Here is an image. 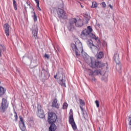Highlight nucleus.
Instances as JSON below:
<instances>
[{"label":"nucleus","instance_id":"nucleus-1","mask_svg":"<svg viewBox=\"0 0 131 131\" xmlns=\"http://www.w3.org/2000/svg\"><path fill=\"white\" fill-rule=\"evenodd\" d=\"M93 28L92 27L88 26L87 29H85L81 32L80 35V37L82 38V39H86L90 37V38H92V39H95V40H97L99 42H100V40H99V37H96L95 34H93Z\"/></svg>","mask_w":131,"mask_h":131},{"label":"nucleus","instance_id":"nucleus-2","mask_svg":"<svg viewBox=\"0 0 131 131\" xmlns=\"http://www.w3.org/2000/svg\"><path fill=\"white\" fill-rule=\"evenodd\" d=\"M84 60L88 64L91 62L89 63V65L92 67V68H103V67H105V66H108V64L107 63L105 64L101 61H97L95 59L91 57L88 58H85Z\"/></svg>","mask_w":131,"mask_h":131},{"label":"nucleus","instance_id":"nucleus-3","mask_svg":"<svg viewBox=\"0 0 131 131\" xmlns=\"http://www.w3.org/2000/svg\"><path fill=\"white\" fill-rule=\"evenodd\" d=\"M80 47H77L76 45L73 43L71 44V47L73 51H75V54L77 57L80 56L81 53L83 52V49H82V44L81 43H79Z\"/></svg>","mask_w":131,"mask_h":131},{"label":"nucleus","instance_id":"nucleus-4","mask_svg":"<svg viewBox=\"0 0 131 131\" xmlns=\"http://www.w3.org/2000/svg\"><path fill=\"white\" fill-rule=\"evenodd\" d=\"M57 76H58L59 79V84L61 86L66 88V78H65V75L63 73L58 74L57 75H54V78L57 79Z\"/></svg>","mask_w":131,"mask_h":131},{"label":"nucleus","instance_id":"nucleus-5","mask_svg":"<svg viewBox=\"0 0 131 131\" xmlns=\"http://www.w3.org/2000/svg\"><path fill=\"white\" fill-rule=\"evenodd\" d=\"M58 117L57 115L53 112L49 113L48 115V122L49 123H55L57 121Z\"/></svg>","mask_w":131,"mask_h":131},{"label":"nucleus","instance_id":"nucleus-6","mask_svg":"<svg viewBox=\"0 0 131 131\" xmlns=\"http://www.w3.org/2000/svg\"><path fill=\"white\" fill-rule=\"evenodd\" d=\"M8 107H9V103H8L7 99L3 98L1 106L0 107L1 112H3V113H5L6 110L8 108Z\"/></svg>","mask_w":131,"mask_h":131},{"label":"nucleus","instance_id":"nucleus-7","mask_svg":"<svg viewBox=\"0 0 131 131\" xmlns=\"http://www.w3.org/2000/svg\"><path fill=\"white\" fill-rule=\"evenodd\" d=\"M41 78L43 80H47V79H49L50 77V73H49V70H45V69L42 68L41 73Z\"/></svg>","mask_w":131,"mask_h":131},{"label":"nucleus","instance_id":"nucleus-8","mask_svg":"<svg viewBox=\"0 0 131 131\" xmlns=\"http://www.w3.org/2000/svg\"><path fill=\"white\" fill-rule=\"evenodd\" d=\"M37 116L39 117V118H45V112H43V110H42V107H41V105L40 104H37Z\"/></svg>","mask_w":131,"mask_h":131},{"label":"nucleus","instance_id":"nucleus-9","mask_svg":"<svg viewBox=\"0 0 131 131\" xmlns=\"http://www.w3.org/2000/svg\"><path fill=\"white\" fill-rule=\"evenodd\" d=\"M69 123L71 124L72 127L74 129V130H76L77 129V126H76V124L74 121V119L73 118V114H71L69 116Z\"/></svg>","mask_w":131,"mask_h":131},{"label":"nucleus","instance_id":"nucleus-10","mask_svg":"<svg viewBox=\"0 0 131 131\" xmlns=\"http://www.w3.org/2000/svg\"><path fill=\"white\" fill-rule=\"evenodd\" d=\"M57 14L58 17L59 19H66L67 17L66 16V13H65V11H64V10L62 9L58 8L57 10Z\"/></svg>","mask_w":131,"mask_h":131},{"label":"nucleus","instance_id":"nucleus-11","mask_svg":"<svg viewBox=\"0 0 131 131\" xmlns=\"http://www.w3.org/2000/svg\"><path fill=\"white\" fill-rule=\"evenodd\" d=\"M76 20L75 19H72L71 18L70 19L69 21V26H68V29L69 30V31H72V29L74 28V23Z\"/></svg>","mask_w":131,"mask_h":131},{"label":"nucleus","instance_id":"nucleus-12","mask_svg":"<svg viewBox=\"0 0 131 131\" xmlns=\"http://www.w3.org/2000/svg\"><path fill=\"white\" fill-rule=\"evenodd\" d=\"M71 19H74L76 20L75 23H74V25H75L76 27H82V26H83V23L81 19L77 20L75 18H72Z\"/></svg>","mask_w":131,"mask_h":131},{"label":"nucleus","instance_id":"nucleus-13","mask_svg":"<svg viewBox=\"0 0 131 131\" xmlns=\"http://www.w3.org/2000/svg\"><path fill=\"white\" fill-rule=\"evenodd\" d=\"M5 33L7 36L10 35V25L8 24H5L4 25Z\"/></svg>","mask_w":131,"mask_h":131},{"label":"nucleus","instance_id":"nucleus-14","mask_svg":"<svg viewBox=\"0 0 131 131\" xmlns=\"http://www.w3.org/2000/svg\"><path fill=\"white\" fill-rule=\"evenodd\" d=\"M32 32L33 36L36 37L37 36V32H38V27L37 26H34L32 28Z\"/></svg>","mask_w":131,"mask_h":131},{"label":"nucleus","instance_id":"nucleus-15","mask_svg":"<svg viewBox=\"0 0 131 131\" xmlns=\"http://www.w3.org/2000/svg\"><path fill=\"white\" fill-rule=\"evenodd\" d=\"M52 107H53L54 108H56V109H59V108H60V105H59V104H58V100H57V98H55L53 101Z\"/></svg>","mask_w":131,"mask_h":131},{"label":"nucleus","instance_id":"nucleus-16","mask_svg":"<svg viewBox=\"0 0 131 131\" xmlns=\"http://www.w3.org/2000/svg\"><path fill=\"white\" fill-rule=\"evenodd\" d=\"M114 61L116 62V64L120 63V60H119V54L118 53H115L114 56Z\"/></svg>","mask_w":131,"mask_h":131},{"label":"nucleus","instance_id":"nucleus-17","mask_svg":"<svg viewBox=\"0 0 131 131\" xmlns=\"http://www.w3.org/2000/svg\"><path fill=\"white\" fill-rule=\"evenodd\" d=\"M49 127V131H55L57 129V126L54 123H51Z\"/></svg>","mask_w":131,"mask_h":131},{"label":"nucleus","instance_id":"nucleus-18","mask_svg":"<svg viewBox=\"0 0 131 131\" xmlns=\"http://www.w3.org/2000/svg\"><path fill=\"white\" fill-rule=\"evenodd\" d=\"M19 127L22 131H25L26 129V127L25 126V124L24 122H19Z\"/></svg>","mask_w":131,"mask_h":131},{"label":"nucleus","instance_id":"nucleus-19","mask_svg":"<svg viewBox=\"0 0 131 131\" xmlns=\"http://www.w3.org/2000/svg\"><path fill=\"white\" fill-rule=\"evenodd\" d=\"M103 57H104V53L102 51L99 52L96 54L97 59H102Z\"/></svg>","mask_w":131,"mask_h":131},{"label":"nucleus","instance_id":"nucleus-20","mask_svg":"<svg viewBox=\"0 0 131 131\" xmlns=\"http://www.w3.org/2000/svg\"><path fill=\"white\" fill-rule=\"evenodd\" d=\"M6 93V90L5 88H4L3 86H0V97L1 96H3V95H5Z\"/></svg>","mask_w":131,"mask_h":131},{"label":"nucleus","instance_id":"nucleus-21","mask_svg":"<svg viewBox=\"0 0 131 131\" xmlns=\"http://www.w3.org/2000/svg\"><path fill=\"white\" fill-rule=\"evenodd\" d=\"M122 68V67L121 63H120V62L119 63H117L116 66V70H117V71H120Z\"/></svg>","mask_w":131,"mask_h":131},{"label":"nucleus","instance_id":"nucleus-22","mask_svg":"<svg viewBox=\"0 0 131 131\" xmlns=\"http://www.w3.org/2000/svg\"><path fill=\"white\" fill-rule=\"evenodd\" d=\"M88 73L90 76H95V71H93L91 69L88 70Z\"/></svg>","mask_w":131,"mask_h":131},{"label":"nucleus","instance_id":"nucleus-23","mask_svg":"<svg viewBox=\"0 0 131 131\" xmlns=\"http://www.w3.org/2000/svg\"><path fill=\"white\" fill-rule=\"evenodd\" d=\"M87 43H88V47H90L91 50H93V47H92V45L93 44V40H92V39H90L88 41V42Z\"/></svg>","mask_w":131,"mask_h":131},{"label":"nucleus","instance_id":"nucleus-24","mask_svg":"<svg viewBox=\"0 0 131 131\" xmlns=\"http://www.w3.org/2000/svg\"><path fill=\"white\" fill-rule=\"evenodd\" d=\"M84 17L86 22L88 23L90 21V19H91V16L89 15L85 14Z\"/></svg>","mask_w":131,"mask_h":131},{"label":"nucleus","instance_id":"nucleus-25","mask_svg":"<svg viewBox=\"0 0 131 131\" xmlns=\"http://www.w3.org/2000/svg\"><path fill=\"white\" fill-rule=\"evenodd\" d=\"M94 74L95 75H99V74L101 75L102 74H101V70H96L94 71Z\"/></svg>","mask_w":131,"mask_h":131},{"label":"nucleus","instance_id":"nucleus-26","mask_svg":"<svg viewBox=\"0 0 131 131\" xmlns=\"http://www.w3.org/2000/svg\"><path fill=\"white\" fill-rule=\"evenodd\" d=\"M5 51H6L5 46L0 45V52H5Z\"/></svg>","mask_w":131,"mask_h":131},{"label":"nucleus","instance_id":"nucleus-27","mask_svg":"<svg viewBox=\"0 0 131 131\" xmlns=\"http://www.w3.org/2000/svg\"><path fill=\"white\" fill-rule=\"evenodd\" d=\"M13 3L14 10H15V11H17V2H16V0H13Z\"/></svg>","mask_w":131,"mask_h":131},{"label":"nucleus","instance_id":"nucleus-28","mask_svg":"<svg viewBox=\"0 0 131 131\" xmlns=\"http://www.w3.org/2000/svg\"><path fill=\"white\" fill-rule=\"evenodd\" d=\"M34 15L33 16H32L34 21L35 22H36V21H37V16H36V14H35V12H33Z\"/></svg>","mask_w":131,"mask_h":131},{"label":"nucleus","instance_id":"nucleus-29","mask_svg":"<svg viewBox=\"0 0 131 131\" xmlns=\"http://www.w3.org/2000/svg\"><path fill=\"white\" fill-rule=\"evenodd\" d=\"M98 7V4L96 2H93L92 3V8H97Z\"/></svg>","mask_w":131,"mask_h":131},{"label":"nucleus","instance_id":"nucleus-30","mask_svg":"<svg viewBox=\"0 0 131 131\" xmlns=\"http://www.w3.org/2000/svg\"><path fill=\"white\" fill-rule=\"evenodd\" d=\"M79 102H80V105H82V106H84V105H85L84 101H83L82 99H79Z\"/></svg>","mask_w":131,"mask_h":131},{"label":"nucleus","instance_id":"nucleus-31","mask_svg":"<svg viewBox=\"0 0 131 131\" xmlns=\"http://www.w3.org/2000/svg\"><path fill=\"white\" fill-rule=\"evenodd\" d=\"M67 107H68V104H67V103H64L62 106L63 109H67Z\"/></svg>","mask_w":131,"mask_h":131},{"label":"nucleus","instance_id":"nucleus-32","mask_svg":"<svg viewBox=\"0 0 131 131\" xmlns=\"http://www.w3.org/2000/svg\"><path fill=\"white\" fill-rule=\"evenodd\" d=\"M95 104H96L97 108H99V107H100V102H99V100H96Z\"/></svg>","mask_w":131,"mask_h":131},{"label":"nucleus","instance_id":"nucleus-33","mask_svg":"<svg viewBox=\"0 0 131 131\" xmlns=\"http://www.w3.org/2000/svg\"><path fill=\"white\" fill-rule=\"evenodd\" d=\"M45 58H46V59H48V60H49V59H50V55L49 54H45L44 55Z\"/></svg>","mask_w":131,"mask_h":131},{"label":"nucleus","instance_id":"nucleus-34","mask_svg":"<svg viewBox=\"0 0 131 131\" xmlns=\"http://www.w3.org/2000/svg\"><path fill=\"white\" fill-rule=\"evenodd\" d=\"M19 122H24V121L23 120V118H22V117H21V116H19Z\"/></svg>","mask_w":131,"mask_h":131},{"label":"nucleus","instance_id":"nucleus-35","mask_svg":"<svg viewBox=\"0 0 131 131\" xmlns=\"http://www.w3.org/2000/svg\"><path fill=\"white\" fill-rule=\"evenodd\" d=\"M14 114H15L14 115V117L15 118V120H17V119H18V116L17 115V113L16 112H14Z\"/></svg>","mask_w":131,"mask_h":131},{"label":"nucleus","instance_id":"nucleus-36","mask_svg":"<svg viewBox=\"0 0 131 131\" xmlns=\"http://www.w3.org/2000/svg\"><path fill=\"white\" fill-rule=\"evenodd\" d=\"M36 7L39 11H41V9L39 7V4H37Z\"/></svg>","mask_w":131,"mask_h":131},{"label":"nucleus","instance_id":"nucleus-37","mask_svg":"<svg viewBox=\"0 0 131 131\" xmlns=\"http://www.w3.org/2000/svg\"><path fill=\"white\" fill-rule=\"evenodd\" d=\"M101 4L103 8H106V3L104 2H102Z\"/></svg>","mask_w":131,"mask_h":131},{"label":"nucleus","instance_id":"nucleus-38","mask_svg":"<svg viewBox=\"0 0 131 131\" xmlns=\"http://www.w3.org/2000/svg\"><path fill=\"white\" fill-rule=\"evenodd\" d=\"M35 1L37 3V5H39V0H35Z\"/></svg>","mask_w":131,"mask_h":131},{"label":"nucleus","instance_id":"nucleus-39","mask_svg":"<svg viewBox=\"0 0 131 131\" xmlns=\"http://www.w3.org/2000/svg\"><path fill=\"white\" fill-rule=\"evenodd\" d=\"M92 47H94L95 48H96V46H95V45H94L93 43H92V45H91L92 48Z\"/></svg>","mask_w":131,"mask_h":131},{"label":"nucleus","instance_id":"nucleus-40","mask_svg":"<svg viewBox=\"0 0 131 131\" xmlns=\"http://www.w3.org/2000/svg\"><path fill=\"white\" fill-rule=\"evenodd\" d=\"M80 108L81 111H83V108H82V107L81 106H80Z\"/></svg>","mask_w":131,"mask_h":131},{"label":"nucleus","instance_id":"nucleus-41","mask_svg":"<svg viewBox=\"0 0 131 131\" xmlns=\"http://www.w3.org/2000/svg\"><path fill=\"white\" fill-rule=\"evenodd\" d=\"M108 7H110V8H111V9H113V7H112V5H108Z\"/></svg>","mask_w":131,"mask_h":131},{"label":"nucleus","instance_id":"nucleus-42","mask_svg":"<svg viewBox=\"0 0 131 131\" xmlns=\"http://www.w3.org/2000/svg\"><path fill=\"white\" fill-rule=\"evenodd\" d=\"M26 4L28 5V6H30V4H28V2H26Z\"/></svg>","mask_w":131,"mask_h":131},{"label":"nucleus","instance_id":"nucleus-43","mask_svg":"<svg viewBox=\"0 0 131 131\" xmlns=\"http://www.w3.org/2000/svg\"><path fill=\"white\" fill-rule=\"evenodd\" d=\"M0 57H2V51H0Z\"/></svg>","mask_w":131,"mask_h":131},{"label":"nucleus","instance_id":"nucleus-44","mask_svg":"<svg viewBox=\"0 0 131 131\" xmlns=\"http://www.w3.org/2000/svg\"><path fill=\"white\" fill-rule=\"evenodd\" d=\"M29 7H30V9L32 8V7H31V6H30V5L29 6Z\"/></svg>","mask_w":131,"mask_h":131},{"label":"nucleus","instance_id":"nucleus-45","mask_svg":"<svg viewBox=\"0 0 131 131\" xmlns=\"http://www.w3.org/2000/svg\"><path fill=\"white\" fill-rule=\"evenodd\" d=\"M70 112H72V110H70Z\"/></svg>","mask_w":131,"mask_h":131},{"label":"nucleus","instance_id":"nucleus-46","mask_svg":"<svg viewBox=\"0 0 131 131\" xmlns=\"http://www.w3.org/2000/svg\"><path fill=\"white\" fill-rule=\"evenodd\" d=\"M83 118H84V119H85V117H84V116H83Z\"/></svg>","mask_w":131,"mask_h":131},{"label":"nucleus","instance_id":"nucleus-47","mask_svg":"<svg viewBox=\"0 0 131 131\" xmlns=\"http://www.w3.org/2000/svg\"><path fill=\"white\" fill-rule=\"evenodd\" d=\"M81 8H83V6L82 5H81Z\"/></svg>","mask_w":131,"mask_h":131},{"label":"nucleus","instance_id":"nucleus-48","mask_svg":"<svg viewBox=\"0 0 131 131\" xmlns=\"http://www.w3.org/2000/svg\"><path fill=\"white\" fill-rule=\"evenodd\" d=\"M32 9L33 11H34V9L33 8H32Z\"/></svg>","mask_w":131,"mask_h":131},{"label":"nucleus","instance_id":"nucleus-49","mask_svg":"<svg viewBox=\"0 0 131 131\" xmlns=\"http://www.w3.org/2000/svg\"><path fill=\"white\" fill-rule=\"evenodd\" d=\"M83 114H84V113H83Z\"/></svg>","mask_w":131,"mask_h":131},{"label":"nucleus","instance_id":"nucleus-50","mask_svg":"<svg viewBox=\"0 0 131 131\" xmlns=\"http://www.w3.org/2000/svg\"><path fill=\"white\" fill-rule=\"evenodd\" d=\"M0 83H1V81H0Z\"/></svg>","mask_w":131,"mask_h":131}]
</instances>
